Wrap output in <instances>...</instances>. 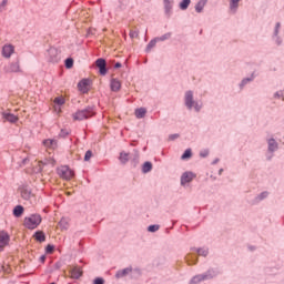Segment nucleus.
<instances>
[{
  "instance_id": "f257e3e1",
  "label": "nucleus",
  "mask_w": 284,
  "mask_h": 284,
  "mask_svg": "<svg viewBox=\"0 0 284 284\" xmlns=\"http://www.w3.org/2000/svg\"><path fill=\"white\" fill-rule=\"evenodd\" d=\"M41 221H43V219L40 214H31L24 217L23 225L27 230H37V227L41 225Z\"/></svg>"
},
{
  "instance_id": "f03ea898",
  "label": "nucleus",
  "mask_w": 284,
  "mask_h": 284,
  "mask_svg": "<svg viewBox=\"0 0 284 284\" xmlns=\"http://www.w3.org/2000/svg\"><path fill=\"white\" fill-rule=\"evenodd\" d=\"M94 116V108L89 106L84 110H80L73 114L74 121H83L85 119H90Z\"/></svg>"
},
{
  "instance_id": "7ed1b4c3",
  "label": "nucleus",
  "mask_w": 284,
  "mask_h": 284,
  "mask_svg": "<svg viewBox=\"0 0 284 284\" xmlns=\"http://www.w3.org/2000/svg\"><path fill=\"white\" fill-rule=\"evenodd\" d=\"M214 276H216V272L214 271H207L206 273L204 274H201V275H195L190 284H199L203 281H210V278H214Z\"/></svg>"
},
{
  "instance_id": "20e7f679",
  "label": "nucleus",
  "mask_w": 284,
  "mask_h": 284,
  "mask_svg": "<svg viewBox=\"0 0 284 284\" xmlns=\"http://www.w3.org/2000/svg\"><path fill=\"white\" fill-rule=\"evenodd\" d=\"M58 174L60 179L64 181H70L74 176V171H72L69 166H60L58 168Z\"/></svg>"
},
{
  "instance_id": "39448f33",
  "label": "nucleus",
  "mask_w": 284,
  "mask_h": 284,
  "mask_svg": "<svg viewBox=\"0 0 284 284\" xmlns=\"http://www.w3.org/2000/svg\"><path fill=\"white\" fill-rule=\"evenodd\" d=\"M59 51L57 50V48H50L47 51V59L48 61H50V63H57V61H59Z\"/></svg>"
},
{
  "instance_id": "423d86ee",
  "label": "nucleus",
  "mask_w": 284,
  "mask_h": 284,
  "mask_svg": "<svg viewBox=\"0 0 284 284\" xmlns=\"http://www.w3.org/2000/svg\"><path fill=\"white\" fill-rule=\"evenodd\" d=\"M10 243V234L6 231H0V252Z\"/></svg>"
},
{
  "instance_id": "0eeeda50",
  "label": "nucleus",
  "mask_w": 284,
  "mask_h": 284,
  "mask_svg": "<svg viewBox=\"0 0 284 284\" xmlns=\"http://www.w3.org/2000/svg\"><path fill=\"white\" fill-rule=\"evenodd\" d=\"M95 65L97 68H99V72L102 77H105L108 74V69L105 68L106 67L105 59L103 58L98 59L95 61Z\"/></svg>"
},
{
  "instance_id": "6e6552de",
  "label": "nucleus",
  "mask_w": 284,
  "mask_h": 284,
  "mask_svg": "<svg viewBox=\"0 0 284 284\" xmlns=\"http://www.w3.org/2000/svg\"><path fill=\"white\" fill-rule=\"evenodd\" d=\"M14 54V45L12 44H4L2 47V57L4 59H10Z\"/></svg>"
},
{
  "instance_id": "1a4fd4ad",
  "label": "nucleus",
  "mask_w": 284,
  "mask_h": 284,
  "mask_svg": "<svg viewBox=\"0 0 284 284\" xmlns=\"http://www.w3.org/2000/svg\"><path fill=\"white\" fill-rule=\"evenodd\" d=\"M2 119L3 121H7L8 123H18L19 116L14 115L13 113H10L8 111L2 112Z\"/></svg>"
},
{
  "instance_id": "9d476101",
  "label": "nucleus",
  "mask_w": 284,
  "mask_h": 284,
  "mask_svg": "<svg viewBox=\"0 0 284 284\" xmlns=\"http://www.w3.org/2000/svg\"><path fill=\"white\" fill-rule=\"evenodd\" d=\"M185 105L189 110L194 108V93H192V91L185 93Z\"/></svg>"
},
{
  "instance_id": "9b49d317",
  "label": "nucleus",
  "mask_w": 284,
  "mask_h": 284,
  "mask_svg": "<svg viewBox=\"0 0 284 284\" xmlns=\"http://www.w3.org/2000/svg\"><path fill=\"white\" fill-rule=\"evenodd\" d=\"M6 72L12 73V72H21V65L19 62H11L4 68Z\"/></svg>"
},
{
  "instance_id": "f8f14e48",
  "label": "nucleus",
  "mask_w": 284,
  "mask_h": 284,
  "mask_svg": "<svg viewBox=\"0 0 284 284\" xmlns=\"http://www.w3.org/2000/svg\"><path fill=\"white\" fill-rule=\"evenodd\" d=\"M194 173L192 172H185L183 173L181 178V185H186V183H192L194 181Z\"/></svg>"
},
{
  "instance_id": "ddd939ff",
  "label": "nucleus",
  "mask_w": 284,
  "mask_h": 284,
  "mask_svg": "<svg viewBox=\"0 0 284 284\" xmlns=\"http://www.w3.org/2000/svg\"><path fill=\"white\" fill-rule=\"evenodd\" d=\"M42 145H44V148H47V150H55L57 140H52V139L43 140Z\"/></svg>"
},
{
  "instance_id": "4468645a",
  "label": "nucleus",
  "mask_w": 284,
  "mask_h": 284,
  "mask_svg": "<svg viewBox=\"0 0 284 284\" xmlns=\"http://www.w3.org/2000/svg\"><path fill=\"white\" fill-rule=\"evenodd\" d=\"M88 85H90V82L88 80H81L78 83V90H80V92H82L83 94H85V92H88Z\"/></svg>"
},
{
  "instance_id": "2eb2a0df",
  "label": "nucleus",
  "mask_w": 284,
  "mask_h": 284,
  "mask_svg": "<svg viewBox=\"0 0 284 284\" xmlns=\"http://www.w3.org/2000/svg\"><path fill=\"white\" fill-rule=\"evenodd\" d=\"M71 278H81L83 271L81 270V267L74 266L71 271Z\"/></svg>"
},
{
  "instance_id": "dca6fc26",
  "label": "nucleus",
  "mask_w": 284,
  "mask_h": 284,
  "mask_svg": "<svg viewBox=\"0 0 284 284\" xmlns=\"http://www.w3.org/2000/svg\"><path fill=\"white\" fill-rule=\"evenodd\" d=\"M110 88L112 92H119V90H121V81H119L118 79H112Z\"/></svg>"
},
{
  "instance_id": "f3484780",
  "label": "nucleus",
  "mask_w": 284,
  "mask_h": 284,
  "mask_svg": "<svg viewBox=\"0 0 284 284\" xmlns=\"http://www.w3.org/2000/svg\"><path fill=\"white\" fill-rule=\"evenodd\" d=\"M163 3H164L165 14H168V16L172 14V8H173L174 1L163 0Z\"/></svg>"
},
{
  "instance_id": "a211bd4d",
  "label": "nucleus",
  "mask_w": 284,
  "mask_h": 284,
  "mask_svg": "<svg viewBox=\"0 0 284 284\" xmlns=\"http://www.w3.org/2000/svg\"><path fill=\"white\" fill-rule=\"evenodd\" d=\"M130 272H132V268H130V267L118 271L115 274V278H123V276H128V274H130Z\"/></svg>"
},
{
  "instance_id": "6ab92c4d",
  "label": "nucleus",
  "mask_w": 284,
  "mask_h": 284,
  "mask_svg": "<svg viewBox=\"0 0 284 284\" xmlns=\"http://www.w3.org/2000/svg\"><path fill=\"white\" fill-rule=\"evenodd\" d=\"M276 150H278V143H276V140L270 139L268 140V151L276 152Z\"/></svg>"
},
{
  "instance_id": "aec40b11",
  "label": "nucleus",
  "mask_w": 284,
  "mask_h": 284,
  "mask_svg": "<svg viewBox=\"0 0 284 284\" xmlns=\"http://www.w3.org/2000/svg\"><path fill=\"white\" fill-rule=\"evenodd\" d=\"M33 236L36 241H39V243H43L45 241V234L43 231H37Z\"/></svg>"
},
{
  "instance_id": "412c9836",
  "label": "nucleus",
  "mask_w": 284,
  "mask_h": 284,
  "mask_svg": "<svg viewBox=\"0 0 284 284\" xmlns=\"http://www.w3.org/2000/svg\"><path fill=\"white\" fill-rule=\"evenodd\" d=\"M207 3V0H200L195 6L196 12H203V9L205 8V4Z\"/></svg>"
},
{
  "instance_id": "4be33fe9",
  "label": "nucleus",
  "mask_w": 284,
  "mask_h": 284,
  "mask_svg": "<svg viewBox=\"0 0 284 284\" xmlns=\"http://www.w3.org/2000/svg\"><path fill=\"white\" fill-rule=\"evenodd\" d=\"M146 113H148V110H145V108H140L135 110L136 119H143V116H145Z\"/></svg>"
},
{
  "instance_id": "5701e85b",
  "label": "nucleus",
  "mask_w": 284,
  "mask_h": 284,
  "mask_svg": "<svg viewBox=\"0 0 284 284\" xmlns=\"http://www.w3.org/2000/svg\"><path fill=\"white\" fill-rule=\"evenodd\" d=\"M23 214V206L21 205H17L14 209H13V215L19 219V216H21Z\"/></svg>"
},
{
  "instance_id": "b1692460",
  "label": "nucleus",
  "mask_w": 284,
  "mask_h": 284,
  "mask_svg": "<svg viewBox=\"0 0 284 284\" xmlns=\"http://www.w3.org/2000/svg\"><path fill=\"white\" fill-rule=\"evenodd\" d=\"M142 172L144 174H148V172H152V163L151 162H145L142 166Z\"/></svg>"
},
{
  "instance_id": "393cba45",
  "label": "nucleus",
  "mask_w": 284,
  "mask_h": 284,
  "mask_svg": "<svg viewBox=\"0 0 284 284\" xmlns=\"http://www.w3.org/2000/svg\"><path fill=\"white\" fill-rule=\"evenodd\" d=\"M21 196H22V199L28 201L30 199V196H32V193L28 189H22L21 190Z\"/></svg>"
},
{
  "instance_id": "a878e982",
  "label": "nucleus",
  "mask_w": 284,
  "mask_h": 284,
  "mask_svg": "<svg viewBox=\"0 0 284 284\" xmlns=\"http://www.w3.org/2000/svg\"><path fill=\"white\" fill-rule=\"evenodd\" d=\"M190 3H192V0H182L180 2V10H185L186 8H190Z\"/></svg>"
},
{
  "instance_id": "bb28decb",
  "label": "nucleus",
  "mask_w": 284,
  "mask_h": 284,
  "mask_svg": "<svg viewBox=\"0 0 284 284\" xmlns=\"http://www.w3.org/2000/svg\"><path fill=\"white\" fill-rule=\"evenodd\" d=\"M120 161L121 163H128L130 161V154L125 152L120 153Z\"/></svg>"
},
{
  "instance_id": "cd10ccee",
  "label": "nucleus",
  "mask_w": 284,
  "mask_h": 284,
  "mask_svg": "<svg viewBox=\"0 0 284 284\" xmlns=\"http://www.w3.org/2000/svg\"><path fill=\"white\" fill-rule=\"evenodd\" d=\"M53 103H55V105H64L65 99L62 97H58L53 100Z\"/></svg>"
},
{
  "instance_id": "c85d7f7f",
  "label": "nucleus",
  "mask_w": 284,
  "mask_h": 284,
  "mask_svg": "<svg viewBox=\"0 0 284 284\" xmlns=\"http://www.w3.org/2000/svg\"><path fill=\"white\" fill-rule=\"evenodd\" d=\"M156 41H159L158 38L154 39V40H151V41L149 42V44H148V47H146L148 52H150L151 49L154 48V45H156Z\"/></svg>"
},
{
  "instance_id": "c756f323",
  "label": "nucleus",
  "mask_w": 284,
  "mask_h": 284,
  "mask_svg": "<svg viewBox=\"0 0 284 284\" xmlns=\"http://www.w3.org/2000/svg\"><path fill=\"white\" fill-rule=\"evenodd\" d=\"M239 1L241 0H231V3H230L231 10H236L239 8Z\"/></svg>"
},
{
  "instance_id": "7c9ffc66",
  "label": "nucleus",
  "mask_w": 284,
  "mask_h": 284,
  "mask_svg": "<svg viewBox=\"0 0 284 284\" xmlns=\"http://www.w3.org/2000/svg\"><path fill=\"white\" fill-rule=\"evenodd\" d=\"M270 196V192L264 191L260 195H257V201H263V199H267Z\"/></svg>"
},
{
  "instance_id": "2f4dec72",
  "label": "nucleus",
  "mask_w": 284,
  "mask_h": 284,
  "mask_svg": "<svg viewBox=\"0 0 284 284\" xmlns=\"http://www.w3.org/2000/svg\"><path fill=\"white\" fill-rule=\"evenodd\" d=\"M192 156V150L187 149L185 152L182 154V159H190Z\"/></svg>"
},
{
  "instance_id": "473e14b6",
  "label": "nucleus",
  "mask_w": 284,
  "mask_h": 284,
  "mask_svg": "<svg viewBox=\"0 0 284 284\" xmlns=\"http://www.w3.org/2000/svg\"><path fill=\"white\" fill-rule=\"evenodd\" d=\"M59 225L62 230H68V222L65 221V219H62L60 222H59Z\"/></svg>"
},
{
  "instance_id": "72a5a7b5",
  "label": "nucleus",
  "mask_w": 284,
  "mask_h": 284,
  "mask_svg": "<svg viewBox=\"0 0 284 284\" xmlns=\"http://www.w3.org/2000/svg\"><path fill=\"white\" fill-rule=\"evenodd\" d=\"M197 254L200 256H206L209 254V251H207V248H199Z\"/></svg>"
},
{
  "instance_id": "f704fd0d",
  "label": "nucleus",
  "mask_w": 284,
  "mask_h": 284,
  "mask_svg": "<svg viewBox=\"0 0 284 284\" xmlns=\"http://www.w3.org/2000/svg\"><path fill=\"white\" fill-rule=\"evenodd\" d=\"M74 65V61L72 59H67L65 60V68L70 69Z\"/></svg>"
},
{
  "instance_id": "c9c22d12",
  "label": "nucleus",
  "mask_w": 284,
  "mask_h": 284,
  "mask_svg": "<svg viewBox=\"0 0 284 284\" xmlns=\"http://www.w3.org/2000/svg\"><path fill=\"white\" fill-rule=\"evenodd\" d=\"M172 37V33H165L164 36L158 38V41H166V39H170Z\"/></svg>"
},
{
  "instance_id": "e433bc0d",
  "label": "nucleus",
  "mask_w": 284,
  "mask_h": 284,
  "mask_svg": "<svg viewBox=\"0 0 284 284\" xmlns=\"http://www.w3.org/2000/svg\"><path fill=\"white\" fill-rule=\"evenodd\" d=\"M6 6H8V0H2V2L0 3V12H3V10H6Z\"/></svg>"
},
{
  "instance_id": "4c0bfd02",
  "label": "nucleus",
  "mask_w": 284,
  "mask_h": 284,
  "mask_svg": "<svg viewBox=\"0 0 284 284\" xmlns=\"http://www.w3.org/2000/svg\"><path fill=\"white\" fill-rule=\"evenodd\" d=\"M92 159V151H87L84 154V161H90Z\"/></svg>"
},
{
  "instance_id": "58836bf2",
  "label": "nucleus",
  "mask_w": 284,
  "mask_h": 284,
  "mask_svg": "<svg viewBox=\"0 0 284 284\" xmlns=\"http://www.w3.org/2000/svg\"><path fill=\"white\" fill-rule=\"evenodd\" d=\"M159 227H160L159 225L154 224V225H150L148 230L150 232H159Z\"/></svg>"
},
{
  "instance_id": "ea45409f",
  "label": "nucleus",
  "mask_w": 284,
  "mask_h": 284,
  "mask_svg": "<svg viewBox=\"0 0 284 284\" xmlns=\"http://www.w3.org/2000/svg\"><path fill=\"white\" fill-rule=\"evenodd\" d=\"M47 254H52V252H54V245H48L45 248Z\"/></svg>"
},
{
  "instance_id": "a19ab883",
  "label": "nucleus",
  "mask_w": 284,
  "mask_h": 284,
  "mask_svg": "<svg viewBox=\"0 0 284 284\" xmlns=\"http://www.w3.org/2000/svg\"><path fill=\"white\" fill-rule=\"evenodd\" d=\"M193 108H194V110H195L196 112H200V111H201L202 105H201V104H199V102H194V103H193Z\"/></svg>"
},
{
  "instance_id": "79ce46f5",
  "label": "nucleus",
  "mask_w": 284,
  "mask_h": 284,
  "mask_svg": "<svg viewBox=\"0 0 284 284\" xmlns=\"http://www.w3.org/2000/svg\"><path fill=\"white\" fill-rule=\"evenodd\" d=\"M136 37H139V32L138 31H130V38L131 39H136Z\"/></svg>"
},
{
  "instance_id": "37998d69",
  "label": "nucleus",
  "mask_w": 284,
  "mask_h": 284,
  "mask_svg": "<svg viewBox=\"0 0 284 284\" xmlns=\"http://www.w3.org/2000/svg\"><path fill=\"white\" fill-rule=\"evenodd\" d=\"M103 283H104V281L101 277H98L94 280V284H103Z\"/></svg>"
},
{
  "instance_id": "c03bdc74",
  "label": "nucleus",
  "mask_w": 284,
  "mask_h": 284,
  "mask_svg": "<svg viewBox=\"0 0 284 284\" xmlns=\"http://www.w3.org/2000/svg\"><path fill=\"white\" fill-rule=\"evenodd\" d=\"M280 28H281V23L277 22V23H276V27H275V37L278 34Z\"/></svg>"
},
{
  "instance_id": "a18cd8bd",
  "label": "nucleus",
  "mask_w": 284,
  "mask_h": 284,
  "mask_svg": "<svg viewBox=\"0 0 284 284\" xmlns=\"http://www.w3.org/2000/svg\"><path fill=\"white\" fill-rule=\"evenodd\" d=\"M207 154H210L209 151H202V152L200 153V156H202L203 159H205V156H207Z\"/></svg>"
},
{
  "instance_id": "49530a36",
  "label": "nucleus",
  "mask_w": 284,
  "mask_h": 284,
  "mask_svg": "<svg viewBox=\"0 0 284 284\" xmlns=\"http://www.w3.org/2000/svg\"><path fill=\"white\" fill-rule=\"evenodd\" d=\"M281 98H283V92H276L275 93V99H281Z\"/></svg>"
},
{
  "instance_id": "de8ad7c7",
  "label": "nucleus",
  "mask_w": 284,
  "mask_h": 284,
  "mask_svg": "<svg viewBox=\"0 0 284 284\" xmlns=\"http://www.w3.org/2000/svg\"><path fill=\"white\" fill-rule=\"evenodd\" d=\"M248 81H252V79L247 78V79L242 80L241 85H245V83H248Z\"/></svg>"
},
{
  "instance_id": "09e8293b",
  "label": "nucleus",
  "mask_w": 284,
  "mask_h": 284,
  "mask_svg": "<svg viewBox=\"0 0 284 284\" xmlns=\"http://www.w3.org/2000/svg\"><path fill=\"white\" fill-rule=\"evenodd\" d=\"M171 141H174V139H179V134H173V135H170L169 138Z\"/></svg>"
},
{
  "instance_id": "8fccbe9b",
  "label": "nucleus",
  "mask_w": 284,
  "mask_h": 284,
  "mask_svg": "<svg viewBox=\"0 0 284 284\" xmlns=\"http://www.w3.org/2000/svg\"><path fill=\"white\" fill-rule=\"evenodd\" d=\"M55 112H61V106H54Z\"/></svg>"
},
{
  "instance_id": "3c124183",
  "label": "nucleus",
  "mask_w": 284,
  "mask_h": 284,
  "mask_svg": "<svg viewBox=\"0 0 284 284\" xmlns=\"http://www.w3.org/2000/svg\"><path fill=\"white\" fill-rule=\"evenodd\" d=\"M114 68H121V62H116Z\"/></svg>"
},
{
  "instance_id": "603ef678",
  "label": "nucleus",
  "mask_w": 284,
  "mask_h": 284,
  "mask_svg": "<svg viewBox=\"0 0 284 284\" xmlns=\"http://www.w3.org/2000/svg\"><path fill=\"white\" fill-rule=\"evenodd\" d=\"M68 133L63 132V130L61 131V136H65Z\"/></svg>"
},
{
  "instance_id": "864d4df0",
  "label": "nucleus",
  "mask_w": 284,
  "mask_h": 284,
  "mask_svg": "<svg viewBox=\"0 0 284 284\" xmlns=\"http://www.w3.org/2000/svg\"><path fill=\"white\" fill-rule=\"evenodd\" d=\"M214 164L219 163V160L213 161Z\"/></svg>"
},
{
  "instance_id": "5fc2aeb1",
  "label": "nucleus",
  "mask_w": 284,
  "mask_h": 284,
  "mask_svg": "<svg viewBox=\"0 0 284 284\" xmlns=\"http://www.w3.org/2000/svg\"><path fill=\"white\" fill-rule=\"evenodd\" d=\"M186 261H190V257H186Z\"/></svg>"
}]
</instances>
